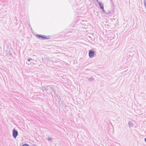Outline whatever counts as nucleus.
Returning <instances> with one entry per match:
<instances>
[{
    "label": "nucleus",
    "mask_w": 146,
    "mask_h": 146,
    "mask_svg": "<svg viewBox=\"0 0 146 146\" xmlns=\"http://www.w3.org/2000/svg\"><path fill=\"white\" fill-rule=\"evenodd\" d=\"M22 146H29L28 144H25L23 145Z\"/></svg>",
    "instance_id": "nucleus-12"
},
{
    "label": "nucleus",
    "mask_w": 146,
    "mask_h": 146,
    "mask_svg": "<svg viewBox=\"0 0 146 146\" xmlns=\"http://www.w3.org/2000/svg\"><path fill=\"white\" fill-rule=\"evenodd\" d=\"M33 56H36V55H34Z\"/></svg>",
    "instance_id": "nucleus-18"
},
{
    "label": "nucleus",
    "mask_w": 146,
    "mask_h": 146,
    "mask_svg": "<svg viewBox=\"0 0 146 146\" xmlns=\"http://www.w3.org/2000/svg\"><path fill=\"white\" fill-rule=\"evenodd\" d=\"M48 140L49 141H52V139L51 138V137H48Z\"/></svg>",
    "instance_id": "nucleus-9"
},
{
    "label": "nucleus",
    "mask_w": 146,
    "mask_h": 146,
    "mask_svg": "<svg viewBox=\"0 0 146 146\" xmlns=\"http://www.w3.org/2000/svg\"><path fill=\"white\" fill-rule=\"evenodd\" d=\"M145 142L146 143V138H145Z\"/></svg>",
    "instance_id": "nucleus-17"
},
{
    "label": "nucleus",
    "mask_w": 146,
    "mask_h": 146,
    "mask_svg": "<svg viewBox=\"0 0 146 146\" xmlns=\"http://www.w3.org/2000/svg\"><path fill=\"white\" fill-rule=\"evenodd\" d=\"M102 9H103L104 7V5L103 3H99L98 4Z\"/></svg>",
    "instance_id": "nucleus-6"
},
{
    "label": "nucleus",
    "mask_w": 146,
    "mask_h": 146,
    "mask_svg": "<svg viewBox=\"0 0 146 146\" xmlns=\"http://www.w3.org/2000/svg\"><path fill=\"white\" fill-rule=\"evenodd\" d=\"M58 99L59 101H60L61 100V98L60 97H58Z\"/></svg>",
    "instance_id": "nucleus-11"
},
{
    "label": "nucleus",
    "mask_w": 146,
    "mask_h": 146,
    "mask_svg": "<svg viewBox=\"0 0 146 146\" xmlns=\"http://www.w3.org/2000/svg\"><path fill=\"white\" fill-rule=\"evenodd\" d=\"M128 124L129 127H133L134 125V124L131 121H129L128 123Z\"/></svg>",
    "instance_id": "nucleus-4"
},
{
    "label": "nucleus",
    "mask_w": 146,
    "mask_h": 146,
    "mask_svg": "<svg viewBox=\"0 0 146 146\" xmlns=\"http://www.w3.org/2000/svg\"><path fill=\"white\" fill-rule=\"evenodd\" d=\"M102 10L104 12L105 11H104V7L103 8V9H102Z\"/></svg>",
    "instance_id": "nucleus-16"
},
{
    "label": "nucleus",
    "mask_w": 146,
    "mask_h": 146,
    "mask_svg": "<svg viewBox=\"0 0 146 146\" xmlns=\"http://www.w3.org/2000/svg\"><path fill=\"white\" fill-rule=\"evenodd\" d=\"M96 1H97V3H98V4H99V3H100V2H99V1H98V0H96Z\"/></svg>",
    "instance_id": "nucleus-15"
},
{
    "label": "nucleus",
    "mask_w": 146,
    "mask_h": 146,
    "mask_svg": "<svg viewBox=\"0 0 146 146\" xmlns=\"http://www.w3.org/2000/svg\"><path fill=\"white\" fill-rule=\"evenodd\" d=\"M143 3L146 9V0H144L143 1Z\"/></svg>",
    "instance_id": "nucleus-8"
},
{
    "label": "nucleus",
    "mask_w": 146,
    "mask_h": 146,
    "mask_svg": "<svg viewBox=\"0 0 146 146\" xmlns=\"http://www.w3.org/2000/svg\"><path fill=\"white\" fill-rule=\"evenodd\" d=\"M28 61L30 62L31 60H33V59L31 58H29L27 59Z\"/></svg>",
    "instance_id": "nucleus-10"
},
{
    "label": "nucleus",
    "mask_w": 146,
    "mask_h": 146,
    "mask_svg": "<svg viewBox=\"0 0 146 146\" xmlns=\"http://www.w3.org/2000/svg\"><path fill=\"white\" fill-rule=\"evenodd\" d=\"M36 36L38 38H40L42 40H44L45 39H48V38H47L46 37L44 36H42L40 35H36Z\"/></svg>",
    "instance_id": "nucleus-3"
},
{
    "label": "nucleus",
    "mask_w": 146,
    "mask_h": 146,
    "mask_svg": "<svg viewBox=\"0 0 146 146\" xmlns=\"http://www.w3.org/2000/svg\"><path fill=\"white\" fill-rule=\"evenodd\" d=\"M49 88H50L49 89V90H50V91H51V92L50 93L51 94H52V92H53L54 93H55V92L54 91V90L53 88L52 87L50 86L49 87Z\"/></svg>",
    "instance_id": "nucleus-5"
},
{
    "label": "nucleus",
    "mask_w": 146,
    "mask_h": 146,
    "mask_svg": "<svg viewBox=\"0 0 146 146\" xmlns=\"http://www.w3.org/2000/svg\"><path fill=\"white\" fill-rule=\"evenodd\" d=\"M48 89H46V92H47V90H48Z\"/></svg>",
    "instance_id": "nucleus-19"
},
{
    "label": "nucleus",
    "mask_w": 146,
    "mask_h": 146,
    "mask_svg": "<svg viewBox=\"0 0 146 146\" xmlns=\"http://www.w3.org/2000/svg\"><path fill=\"white\" fill-rule=\"evenodd\" d=\"M18 135V132L15 129L13 130V136L15 138H16Z\"/></svg>",
    "instance_id": "nucleus-1"
},
{
    "label": "nucleus",
    "mask_w": 146,
    "mask_h": 146,
    "mask_svg": "<svg viewBox=\"0 0 146 146\" xmlns=\"http://www.w3.org/2000/svg\"><path fill=\"white\" fill-rule=\"evenodd\" d=\"M94 80V79L93 77H90L88 79V80L89 81H93Z\"/></svg>",
    "instance_id": "nucleus-7"
},
{
    "label": "nucleus",
    "mask_w": 146,
    "mask_h": 146,
    "mask_svg": "<svg viewBox=\"0 0 146 146\" xmlns=\"http://www.w3.org/2000/svg\"><path fill=\"white\" fill-rule=\"evenodd\" d=\"M30 64L31 65H32L33 64H34L33 63H31Z\"/></svg>",
    "instance_id": "nucleus-14"
},
{
    "label": "nucleus",
    "mask_w": 146,
    "mask_h": 146,
    "mask_svg": "<svg viewBox=\"0 0 146 146\" xmlns=\"http://www.w3.org/2000/svg\"><path fill=\"white\" fill-rule=\"evenodd\" d=\"M45 60L46 61H50V60L48 58H46L45 59Z\"/></svg>",
    "instance_id": "nucleus-13"
},
{
    "label": "nucleus",
    "mask_w": 146,
    "mask_h": 146,
    "mask_svg": "<svg viewBox=\"0 0 146 146\" xmlns=\"http://www.w3.org/2000/svg\"><path fill=\"white\" fill-rule=\"evenodd\" d=\"M95 54V52L94 51L91 50L89 51V56L90 58H92L94 56Z\"/></svg>",
    "instance_id": "nucleus-2"
}]
</instances>
